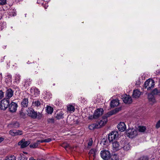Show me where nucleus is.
I'll use <instances>...</instances> for the list:
<instances>
[{
  "mask_svg": "<svg viewBox=\"0 0 160 160\" xmlns=\"http://www.w3.org/2000/svg\"><path fill=\"white\" fill-rule=\"evenodd\" d=\"M38 144V143L37 142L36 143L31 144L29 146L31 148H35L37 147Z\"/></svg>",
  "mask_w": 160,
  "mask_h": 160,
  "instance_id": "obj_33",
  "label": "nucleus"
},
{
  "mask_svg": "<svg viewBox=\"0 0 160 160\" xmlns=\"http://www.w3.org/2000/svg\"><path fill=\"white\" fill-rule=\"evenodd\" d=\"M141 94V92L138 90H134L133 91L132 97L133 98H138Z\"/></svg>",
  "mask_w": 160,
  "mask_h": 160,
  "instance_id": "obj_15",
  "label": "nucleus"
},
{
  "mask_svg": "<svg viewBox=\"0 0 160 160\" xmlns=\"http://www.w3.org/2000/svg\"><path fill=\"white\" fill-rule=\"evenodd\" d=\"M119 102L118 99L113 100L111 102L110 105L111 108H113L119 105Z\"/></svg>",
  "mask_w": 160,
  "mask_h": 160,
  "instance_id": "obj_14",
  "label": "nucleus"
},
{
  "mask_svg": "<svg viewBox=\"0 0 160 160\" xmlns=\"http://www.w3.org/2000/svg\"><path fill=\"white\" fill-rule=\"evenodd\" d=\"M112 145L113 150L115 151L119 150L122 148L119 142L117 141L112 142Z\"/></svg>",
  "mask_w": 160,
  "mask_h": 160,
  "instance_id": "obj_10",
  "label": "nucleus"
},
{
  "mask_svg": "<svg viewBox=\"0 0 160 160\" xmlns=\"http://www.w3.org/2000/svg\"><path fill=\"white\" fill-rule=\"evenodd\" d=\"M26 160H28V158H26Z\"/></svg>",
  "mask_w": 160,
  "mask_h": 160,
  "instance_id": "obj_57",
  "label": "nucleus"
},
{
  "mask_svg": "<svg viewBox=\"0 0 160 160\" xmlns=\"http://www.w3.org/2000/svg\"><path fill=\"white\" fill-rule=\"evenodd\" d=\"M28 98H24L21 102V105L23 107H28Z\"/></svg>",
  "mask_w": 160,
  "mask_h": 160,
  "instance_id": "obj_18",
  "label": "nucleus"
},
{
  "mask_svg": "<svg viewBox=\"0 0 160 160\" xmlns=\"http://www.w3.org/2000/svg\"><path fill=\"white\" fill-rule=\"evenodd\" d=\"M115 112L114 111H111L108 113L106 116H106L108 118V117H110V116L113 114Z\"/></svg>",
  "mask_w": 160,
  "mask_h": 160,
  "instance_id": "obj_36",
  "label": "nucleus"
},
{
  "mask_svg": "<svg viewBox=\"0 0 160 160\" xmlns=\"http://www.w3.org/2000/svg\"><path fill=\"white\" fill-rule=\"evenodd\" d=\"M35 105L37 107H38L40 105V103L39 100L35 101L34 102Z\"/></svg>",
  "mask_w": 160,
  "mask_h": 160,
  "instance_id": "obj_38",
  "label": "nucleus"
},
{
  "mask_svg": "<svg viewBox=\"0 0 160 160\" xmlns=\"http://www.w3.org/2000/svg\"><path fill=\"white\" fill-rule=\"evenodd\" d=\"M16 136L18 135H21L22 134V131L19 130H16Z\"/></svg>",
  "mask_w": 160,
  "mask_h": 160,
  "instance_id": "obj_39",
  "label": "nucleus"
},
{
  "mask_svg": "<svg viewBox=\"0 0 160 160\" xmlns=\"http://www.w3.org/2000/svg\"><path fill=\"white\" fill-rule=\"evenodd\" d=\"M4 140V138L2 137H0V142H2Z\"/></svg>",
  "mask_w": 160,
  "mask_h": 160,
  "instance_id": "obj_51",
  "label": "nucleus"
},
{
  "mask_svg": "<svg viewBox=\"0 0 160 160\" xmlns=\"http://www.w3.org/2000/svg\"><path fill=\"white\" fill-rule=\"evenodd\" d=\"M154 82L153 80L148 79L145 82L144 87L145 88H147L148 90H149L151 88L154 87Z\"/></svg>",
  "mask_w": 160,
  "mask_h": 160,
  "instance_id": "obj_5",
  "label": "nucleus"
},
{
  "mask_svg": "<svg viewBox=\"0 0 160 160\" xmlns=\"http://www.w3.org/2000/svg\"><path fill=\"white\" fill-rule=\"evenodd\" d=\"M27 63L28 64L30 63H29V61Z\"/></svg>",
  "mask_w": 160,
  "mask_h": 160,
  "instance_id": "obj_55",
  "label": "nucleus"
},
{
  "mask_svg": "<svg viewBox=\"0 0 160 160\" xmlns=\"http://www.w3.org/2000/svg\"><path fill=\"white\" fill-rule=\"evenodd\" d=\"M103 110L102 108H98L94 112V117L95 119H96L101 116L103 113Z\"/></svg>",
  "mask_w": 160,
  "mask_h": 160,
  "instance_id": "obj_12",
  "label": "nucleus"
},
{
  "mask_svg": "<svg viewBox=\"0 0 160 160\" xmlns=\"http://www.w3.org/2000/svg\"><path fill=\"white\" fill-rule=\"evenodd\" d=\"M36 90L37 92H38V93L39 94L40 93V91L38 90V88H36V89H35V90Z\"/></svg>",
  "mask_w": 160,
  "mask_h": 160,
  "instance_id": "obj_53",
  "label": "nucleus"
},
{
  "mask_svg": "<svg viewBox=\"0 0 160 160\" xmlns=\"http://www.w3.org/2000/svg\"><path fill=\"white\" fill-rule=\"evenodd\" d=\"M121 98L125 103L130 104L132 102V98L129 95L124 94L121 96Z\"/></svg>",
  "mask_w": 160,
  "mask_h": 160,
  "instance_id": "obj_7",
  "label": "nucleus"
},
{
  "mask_svg": "<svg viewBox=\"0 0 160 160\" xmlns=\"http://www.w3.org/2000/svg\"><path fill=\"white\" fill-rule=\"evenodd\" d=\"M45 142H50L51 141V139L50 138H48L47 139H44Z\"/></svg>",
  "mask_w": 160,
  "mask_h": 160,
  "instance_id": "obj_46",
  "label": "nucleus"
},
{
  "mask_svg": "<svg viewBox=\"0 0 160 160\" xmlns=\"http://www.w3.org/2000/svg\"><path fill=\"white\" fill-rule=\"evenodd\" d=\"M20 76L19 75H16L15 76V81L18 83L20 82Z\"/></svg>",
  "mask_w": 160,
  "mask_h": 160,
  "instance_id": "obj_32",
  "label": "nucleus"
},
{
  "mask_svg": "<svg viewBox=\"0 0 160 160\" xmlns=\"http://www.w3.org/2000/svg\"><path fill=\"white\" fill-rule=\"evenodd\" d=\"M151 93L154 95H157L160 96V89L158 90L157 88L154 89Z\"/></svg>",
  "mask_w": 160,
  "mask_h": 160,
  "instance_id": "obj_21",
  "label": "nucleus"
},
{
  "mask_svg": "<svg viewBox=\"0 0 160 160\" xmlns=\"http://www.w3.org/2000/svg\"><path fill=\"white\" fill-rule=\"evenodd\" d=\"M6 160H16L15 157L13 155H9L6 158Z\"/></svg>",
  "mask_w": 160,
  "mask_h": 160,
  "instance_id": "obj_29",
  "label": "nucleus"
},
{
  "mask_svg": "<svg viewBox=\"0 0 160 160\" xmlns=\"http://www.w3.org/2000/svg\"><path fill=\"white\" fill-rule=\"evenodd\" d=\"M89 154H90V155H91V154H93L92 155L94 157L96 155V154L95 153V151L94 149H91L90 150Z\"/></svg>",
  "mask_w": 160,
  "mask_h": 160,
  "instance_id": "obj_35",
  "label": "nucleus"
},
{
  "mask_svg": "<svg viewBox=\"0 0 160 160\" xmlns=\"http://www.w3.org/2000/svg\"><path fill=\"white\" fill-rule=\"evenodd\" d=\"M146 128L144 126H139L138 127V132H144L145 131Z\"/></svg>",
  "mask_w": 160,
  "mask_h": 160,
  "instance_id": "obj_26",
  "label": "nucleus"
},
{
  "mask_svg": "<svg viewBox=\"0 0 160 160\" xmlns=\"http://www.w3.org/2000/svg\"><path fill=\"white\" fill-rule=\"evenodd\" d=\"M121 110V108H116L115 109L114 111L115 112V113H116L120 111Z\"/></svg>",
  "mask_w": 160,
  "mask_h": 160,
  "instance_id": "obj_45",
  "label": "nucleus"
},
{
  "mask_svg": "<svg viewBox=\"0 0 160 160\" xmlns=\"http://www.w3.org/2000/svg\"><path fill=\"white\" fill-rule=\"evenodd\" d=\"M148 98L150 102H154L155 101L154 95L152 93H149L148 94Z\"/></svg>",
  "mask_w": 160,
  "mask_h": 160,
  "instance_id": "obj_19",
  "label": "nucleus"
},
{
  "mask_svg": "<svg viewBox=\"0 0 160 160\" xmlns=\"http://www.w3.org/2000/svg\"><path fill=\"white\" fill-rule=\"evenodd\" d=\"M30 143L29 141H25V139H22L18 143V145L21 146V148H24L28 146Z\"/></svg>",
  "mask_w": 160,
  "mask_h": 160,
  "instance_id": "obj_11",
  "label": "nucleus"
},
{
  "mask_svg": "<svg viewBox=\"0 0 160 160\" xmlns=\"http://www.w3.org/2000/svg\"><path fill=\"white\" fill-rule=\"evenodd\" d=\"M68 111L69 112L72 111L74 112L75 109L74 107L72 105L69 104L67 106Z\"/></svg>",
  "mask_w": 160,
  "mask_h": 160,
  "instance_id": "obj_24",
  "label": "nucleus"
},
{
  "mask_svg": "<svg viewBox=\"0 0 160 160\" xmlns=\"http://www.w3.org/2000/svg\"><path fill=\"white\" fill-rule=\"evenodd\" d=\"M17 107L18 105L17 103L13 102H12L9 104L8 107L9 111L12 113L15 112L17 110Z\"/></svg>",
  "mask_w": 160,
  "mask_h": 160,
  "instance_id": "obj_6",
  "label": "nucleus"
},
{
  "mask_svg": "<svg viewBox=\"0 0 160 160\" xmlns=\"http://www.w3.org/2000/svg\"><path fill=\"white\" fill-rule=\"evenodd\" d=\"M118 135L117 132L114 131L110 133L108 135V139L109 142H113L117 138Z\"/></svg>",
  "mask_w": 160,
  "mask_h": 160,
  "instance_id": "obj_4",
  "label": "nucleus"
},
{
  "mask_svg": "<svg viewBox=\"0 0 160 160\" xmlns=\"http://www.w3.org/2000/svg\"><path fill=\"white\" fill-rule=\"evenodd\" d=\"M37 142L38 144H39L40 143H43L45 142V140H38L37 141Z\"/></svg>",
  "mask_w": 160,
  "mask_h": 160,
  "instance_id": "obj_49",
  "label": "nucleus"
},
{
  "mask_svg": "<svg viewBox=\"0 0 160 160\" xmlns=\"http://www.w3.org/2000/svg\"><path fill=\"white\" fill-rule=\"evenodd\" d=\"M3 97V92L2 90H0V99Z\"/></svg>",
  "mask_w": 160,
  "mask_h": 160,
  "instance_id": "obj_43",
  "label": "nucleus"
},
{
  "mask_svg": "<svg viewBox=\"0 0 160 160\" xmlns=\"http://www.w3.org/2000/svg\"><path fill=\"white\" fill-rule=\"evenodd\" d=\"M27 82V81H26V82H25V84H26V83Z\"/></svg>",
  "mask_w": 160,
  "mask_h": 160,
  "instance_id": "obj_58",
  "label": "nucleus"
},
{
  "mask_svg": "<svg viewBox=\"0 0 160 160\" xmlns=\"http://www.w3.org/2000/svg\"><path fill=\"white\" fill-rule=\"evenodd\" d=\"M29 160H36L35 159H34L33 158L31 157L30 158Z\"/></svg>",
  "mask_w": 160,
  "mask_h": 160,
  "instance_id": "obj_52",
  "label": "nucleus"
},
{
  "mask_svg": "<svg viewBox=\"0 0 160 160\" xmlns=\"http://www.w3.org/2000/svg\"><path fill=\"white\" fill-rule=\"evenodd\" d=\"M107 121V117L103 116L102 120L97 122L96 123L97 124H98V128H99L104 126L106 123Z\"/></svg>",
  "mask_w": 160,
  "mask_h": 160,
  "instance_id": "obj_8",
  "label": "nucleus"
},
{
  "mask_svg": "<svg viewBox=\"0 0 160 160\" xmlns=\"http://www.w3.org/2000/svg\"><path fill=\"white\" fill-rule=\"evenodd\" d=\"M119 130L121 132H123L126 129V126L124 122H121L117 126Z\"/></svg>",
  "mask_w": 160,
  "mask_h": 160,
  "instance_id": "obj_13",
  "label": "nucleus"
},
{
  "mask_svg": "<svg viewBox=\"0 0 160 160\" xmlns=\"http://www.w3.org/2000/svg\"><path fill=\"white\" fill-rule=\"evenodd\" d=\"M92 142H93L92 140V139L91 138L90 140H89V142L88 144V145L90 146L92 145Z\"/></svg>",
  "mask_w": 160,
  "mask_h": 160,
  "instance_id": "obj_44",
  "label": "nucleus"
},
{
  "mask_svg": "<svg viewBox=\"0 0 160 160\" xmlns=\"http://www.w3.org/2000/svg\"><path fill=\"white\" fill-rule=\"evenodd\" d=\"M10 104L9 98H4L1 101L0 104V109L1 110H5L8 107Z\"/></svg>",
  "mask_w": 160,
  "mask_h": 160,
  "instance_id": "obj_1",
  "label": "nucleus"
},
{
  "mask_svg": "<svg viewBox=\"0 0 160 160\" xmlns=\"http://www.w3.org/2000/svg\"><path fill=\"white\" fill-rule=\"evenodd\" d=\"M49 120L50 121V122L52 123H54V119L53 118H51V119H49Z\"/></svg>",
  "mask_w": 160,
  "mask_h": 160,
  "instance_id": "obj_50",
  "label": "nucleus"
},
{
  "mask_svg": "<svg viewBox=\"0 0 160 160\" xmlns=\"http://www.w3.org/2000/svg\"><path fill=\"white\" fill-rule=\"evenodd\" d=\"M160 127V120H159L157 123L156 125V128H158Z\"/></svg>",
  "mask_w": 160,
  "mask_h": 160,
  "instance_id": "obj_40",
  "label": "nucleus"
},
{
  "mask_svg": "<svg viewBox=\"0 0 160 160\" xmlns=\"http://www.w3.org/2000/svg\"><path fill=\"white\" fill-rule=\"evenodd\" d=\"M6 3V0H0V5H4Z\"/></svg>",
  "mask_w": 160,
  "mask_h": 160,
  "instance_id": "obj_37",
  "label": "nucleus"
},
{
  "mask_svg": "<svg viewBox=\"0 0 160 160\" xmlns=\"http://www.w3.org/2000/svg\"><path fill=\"white\" fill-rule=\"evenodd\" d=\"M148 158L147 156H143L141 157L139 159V160H148Z\"/></svg>",
  "mask_w": 160,
  "mask_h": 160,
  "instance_id": "obj_34",
  "label": "nucleus"
},
{
  "mask_svg": "<svg viewBox=\"0 0 160 160\" xmlns=\"http://www.w3.org/2000/svg\"><path fill=\"white\" fill-rule=\"evenodd\" d=\"M13 90L10 88L8 89L6 92V94L7 98H9L12 97L13 95Z\"/></svg>",
  "mask_w": 160,
  "mask_h": 160,
  "instance_id": "obj_16",
  "label": "nucleus"
},
{
  "mask_svg": "<svg viewBox=\"0 0 160 160\" xmlns=\"http://www.w3.org/2000/svg\"><path fill=\"white\" fill-rule=\"evenodd\" d=\"M19 114L21 118L24 119L26 118V114L25 113L23 112V110H21L19 111Z\"/></svg>",
  "mask_w": 160,
  "mask_h": 160,
  "instance_id": "obj_28",
  "label": "nucleus"
},
{
  "mask_svg": "<svg viewBox=\"0 0 160 160\" xmlns=\"http://www.w3.org/2000/svg\"><path fill=\"white\" fill-rule=\"evenodd\" d=\"M37 117H38V119H40L42 117V115L41 114H40V113H39L38 114L37 113Z\"/></svg>",
  "mask_w": 160,
  "mask_h": 160,
  "instance_id": "obj_48",
  "label": "nucleus"
},
{
  "mask_svg": "<svg viewBox=\"0 0 160 160\" xmlns=\"http://www.w3.org/2000/svg\"><path fill=\"white\" fill-rule=\"evenodd\" d=\"M62 146L66 149L67 148L69 147V145L68 144H63L62 145Z\"/></svg>",
  "mask_w": 160,
  "mask_h": 160,
  "instance_id": "obj_42",
  "label": "nucleus"
},
{
  "mask_svg": "<svg viewBox=\"0 0 160 160\" xmlns=\"http://www.w3.org/2000/svg\"><path fill=\"white\" fill-rule=\"evenodd\" d=\"M123 149L125 151L129 150L130 148V145L128 144L125 145L123 147Z\"/></svg>",
  "mask_w": 160,
  "mask_h": 160,
  "instance_id": "obj_31",
  "label": "nucleus"
},
{
  "mask_svg": "<svg viewBox=\"0 0 160 160\" xmlns=\"http://www.w3.org/2000/svg\"><path fill=\"white\" fill-rule=\"evenodd\" d=\"M64 113L62 111L58 113L56 116H55L56 118L58 120L60 119H63L64 118L63 117Z\"/></svg>",
  "mask_w": 160,
  "mask_h": 160,
  "instance_id": "obj_20",
  "label": "nucleus"
},
{
  "mask_svg": "<svg viewBox=\"0 0 160 160\" xmlns=\"http://www.w3.org/2000/svg\"><path fill=\"white\" fill-rule=\"evenodd\" d=\"M102 142L103 143V144L104 145H106V144H107L108 143V141L107 140V139H106L105 138H103L102 140Z\"/></svg>",
  "mask_w": 160,
  "mask_h": 160,
  "instance_id": "obj_41",
  "label": "nucleus"
},
{
  "mask_svg": "<svg viewBox=\"0 0 160 160\" xmlns=\"http://www.w3.org/2000/svg\"><path fill=\"white\" fill-rule=\"evenodd\" d=\"M53 108L50 106H48L46 109V112L49 114H51L53 111Z\"/></svg>",
  "mask_w": 160,
  "mask_h": 160,
  "instance_id": "obj_25",
  "label": "nucleus"
},
{
  "mask_svg": "<svg viewBox=\"0 0 160 160\" xmlns=\"http://www.w3.org/2000/svg\"><path fill=\"white\" fill-rule=\"evenodd\" d=\"M28 115L32 118L35 119L37 117V113L32 108H28L27 110Z\"/></svg>",
  "mask_w": 160,
  "mask_h": 160,
  "instance_id": "obj_9",
  "label": "nucleus"
},
{
  "mask_svg": "<svg viewBox=\"0 0 160 160\" xmlns=\"http://www.w3.org/2000/svg\"><path fill=\"white\" fill-rule=\"evenodd\" d=\"M67 119H68V120L69 119V117H68V118Z\"/></svg>",
  "mask_w": 160,
  "mask_h": 160,
  "instance_id": "obj_56",
  "label": "nucleus"
},
{
  "mask_svg": "<svg viewBox=\"0 0 160 160\" xmlns=\"http://www.w3.org/2000/svg\"><path fill=\"white\" fill-rule=\"evenodd\" d=\"M88 119H95V117H94V114H93V116H89L88 117Z\"/></svg>",
  "mask_w": 160,
  "mask_h": 160,
  "instance_id": "obj_47",
  "label": "nucleus"
},
{
  "mask_svg": "<svg viewBox=\"0 0 160 160\" xmlns=\"http://www.w3.org/2000/svg\"><path fill=\"white\" fill-rule=\"evenodd\" d=\"M88 128L90 130H93L95 128H98V124L95 123L89 125L88 126Z\"/></svg>",
  "mask_w": 160,
  "mask_h": 160,
  "instance_id": "obj_22",
  "label": "nucleus"
},
{
  "mask_svg": "<svg viewBox=\"0 0 160 160\" xmlns=\"http://www.w3.org/2000/svg\"><path fill=\"white\" fill-rule=\"evenodd\" d=\"M19 126V124L17 122H13L8 125V127L11 128H17Z\"/></svg>",
  "mask_w": 160,
  "mask_h": 160,
  "instance_id": "obj_17",
  "label": "nucleus"
},
{
  "mask_svg": "<svg viewBox=\"0 0 160 160\" xmlns=\"http://www.w3.org/2000/svg\"><path fill=\"white\" fill-rule=\"evenodd\" d=\"M16 130H11L9 131V134L12 136H16Z\"/></svg>",
  "mask_w": 160,
  "mask_h": 160,
  "instance_id": "obj_30",
  "label": "nucleus"
},
{
  "mask_svg": "<svg viewBox=\"0 0 160 160\" xmlns=\"http://www.w3.org/2000/svg\"><path fill=\"white\" fill-rule=\"evenodd\" d=\"M111 160H119L118 156L117 154H113L111 156Z\"/></svg>",
  "mask_w": 160,
  "mask_h": 160,
  "instance_id": "obj_27",
  "label": "nucleus"
},
{
  "mask_svg": "<svg viewBox=\"0 0 160 160\" xmlns=\"http://www.w3.org/2000/svg\"><path fill=\"white\" fill-rule=\"evenodd\" d=\"M101 157L104 160H109L111 158V154L110 152L106 149H103L100 152Z\"/></svg>",
  "mask_w": 160,
  "mask_h": 160,
  "instance_id": "obj_2",
  "label": "nucleus"
},
{
  "mask_svg": "<svg viewBox=\"0 0 160 160\" xmlns=\"http://www.w3.org/2000/svg\"><path fill=\"white\" fill-rule=\"evenodd\" d=\"M127 134L129 138H133L138 134V130L134 128L128 129L126 131Z\"/></svg>",
  "mask_w": 160,
  "mask_h": 160,
  "instance_id": "obj_3",
  "label": "nucleus"
},
{
  "mask_svg": "<svg viewBox=\"0 0 160 160\" xmlns=\"http://www.w3.org/2000/svg\"><path fill=\"white\" fill-rule=\"evenodd\" d=\"M32 66L33 70L35 72H38L39 70V68H38V65L34 64V62H33V64H32Z\"/></svg>",
  "mask_w": 160,
  "mask_h": 160,
  "instance_id": "obj_23",
  "label": "nucleus"
},
{
  "mask_svg": "<svg viewBox=\"0 0 160 160\" xmlns=\"http://www.w3.org/2000/svg\"><path fill=\"white\" fill-rule=\"evenodd\" d=\"M139 84H140V83H139V82H138H138H137L136 83V84H137V85H139Z\"/></svg>",
  "mask_w": 160,
  "mask_h": 160,
  "instance_id": "obj_54",
  "label": "nucleus"
}]
</instances>
